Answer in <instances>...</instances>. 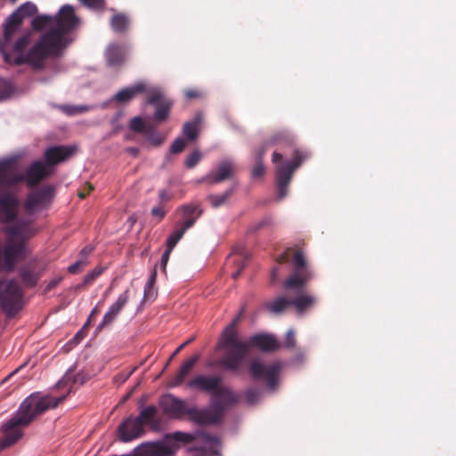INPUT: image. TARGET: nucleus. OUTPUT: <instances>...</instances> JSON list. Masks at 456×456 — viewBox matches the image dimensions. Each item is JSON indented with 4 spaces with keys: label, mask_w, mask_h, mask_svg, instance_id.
Masks as SVG:
<instances>
[{
    "label": "nucleus",
    "mask_w": 456,
    "mask_h": 456,
    "mask_svg": "<svg viewBox=\"0 0 456 456\" xmlns=\"http://www.w3.org/2000/svg\"><path fill=\"white\" fill-rule=\"evenodd\" d=\"M83 4L91 9H99L103 4V0H80Z\"/></svg>",
    "instance_id": "40"
},
{
    "label": "nucleus",
    "mask_w": 456,
    "mask_h": 456,
    "mask_svg": "<svg viewBox=\"0 0 456 456\" xmlns=\"http://www.w3.org/2000/svg\"><path fill=\"white\" fill-rule=\"evenodd\" d=\"M37 12V6L30 2L21 4L19 9L9 16L5 24L4 36L0 39V53L7 63H28L34 69L43 68L46 59L59 54L71 42L70 31L79 23L78 18L71 5L62 6L55 17L37 16L32 20L35 29L46 28L38 41L24 54L23 48L29 42V34H26L15 42L14 36L20 23L26 17Z\"/></svg>",
    "instance_id": "1"
},
{
    "label": "nucleus",
    "mask_w": 456,
    "mask_h": 456,
    "mask_svg": "<svg viewBox=\"0 0 456 456\" xmlns=\"http://www.w3.org/2000/svg\"><path fill=\"white\" fill-rule=\"evenodd\" d=\"M88 379L84 372L73 373L69 369L57 383V387L65 393L58 397L48 395L33 394L20 404L16 414L3 426L4 438L0 443L2 449L15 444L23 436L22 429L29 425L37 416L50 408L56 407L73 390L76 384L83 385Z\"/></svg>",
    "instance_id": "3"
},
{
    "label": "nucleus",
    "mask_w": 456,
    "mask_h": 456,
    "mask_svg": "<svg viewBox=\"0 0 456 456\" xmlns=\"http://www.w3.org/2000/svg\"><path fill=\"white\" fill-rule=\"evenodd\" d=\"M186 435L183 433H175V441H183L184 440Z\"/></svg>",
    "instance_id": "54"
},
{
    "label": "nucleus",
    "mask_w": 456,
    "mask_h": 456,
    "mask_svg": "<svg viewBox=\"0 0 456 456\" xmlns=\"http://www.w3.org/2000/svg\"><path fill=\"white\" fill-rule=\"evenodd\" d=\"M281 368V363L279 362L265 364L258 360H254L250 364L249 372L254 379H265L269 388L273 390Z\"/></svg>",
    "instance_id": "10"
},
{
    "label": "nucleus",
    "mask_w": 456,
    "mask_h": 456,
    "mask_svg": "<svg viewBox=\"0 0 456 456\" xmlns=\"http://www.w3.org/2000/svg\"><path fill=\"white\" fill-rule=\"evenodd\" d=\"M126 151L134 157H136L139 154V150L134 147H130Z\"/></svg>",
    "instance_id": "53"
},
{
    "label": "nucleus",
    "mask_w": 456,
    "mask_h": 456,
    "mask_svg": "<svg viewBox=\"0 0 456 456\" xmlns=\"http://www.w3.org/2000/svg\"><path fill=\"white\" fill-rule=\"evenodd\" d=\"M266 151V145H263L256 152L255 156V166L252 169V176L254 178L260 177L265 173V167L262 162L263 156Z\"/></svg>",
    "instance_id": "24"
},
{
    "label": "nucleus",
    "mask_w": 456,
    "mask_h": 456,
    "mask_svg": "<svg viewBox=\"0 0 456 456\" xmlns=\"http://www.w3.org/2000/svg\"><path fill=\"white\" fill-rule=\"evenodd\" d=\"M159 197L160 202H166L170 200V195L166 190L160 191Z\"/></svg>",
    "instance_id": "46"
},
{
    "label": "nucleus",
    "mask_w": 456,
    "mask_h": 456,
    "mask_svg": "<svg viewBox=\"0 0 456 456\" xmlns=\"http://www.w3.org/2000/svg\"><path fill=\"white\" fill-rule=\"evenodd\" d=\"M285 134H276L273 138V143H277V142H281L284 138H285Z\"/></svg>",
    "instance_id": "49"
},
{
    "label": "nucleus",
    "mask_w": 456,
    "mask_h": 456,
    "mask_svg": "<svg viewBox=\"0 0 456 456\" xmlns=\"http://www.w3.org/2000/svg\"><path fill=\"white\" fill-rule=\"evenodd\" d=\"M75 148L68 146H53L45 152L46 163L37 160L31 164L25 175L18 173L12 163H0V221L9 222L17 212L18 200L9 187L25 180L29 186L36 185L52 172V166L58 164L72 155Z\"/></svg>",
    "instance_id": "2"
},
{
    "label": "nucleus",
    "mask_w": 456,
    "mask_h": 456,
    "mask_svg": "<svg viewBox=\"0 0 456 456\" xmlns=\"http://www.w3.org/2000/svg\"><path fill=\"white\" fill-rule=\"evenodd\" d=\"M160 403L164 411L173 417H178L185 411L184 402L171 395L163 396Z\"/></svg>",
    "instance_id": "18"
},
{
    "label": "nucleus",
    "mask_w": 456,
    "mask_h": 456,
    "mask_svg": "<svg viewBox=\"0 0 456 456\" xmlns=\"http://www.w3.org/2000/svg\"><path fill=\"white\" fill-rule=\"evenodd\" d=\"M239 316L224 330L221 346L225 352L219 364L229 370H237L240 368L250 346H256L263 351H273L280 347L276 338L270 334H257L252 336L248 341L241 340L234 330Z\"/></svg>",
    "instance_id": "4"
},
{
    "label": "nucleus",
    "mask_w": 456,
    "mask_h": 456,
    "mask_svg": "<svg viewBox=\"0 0 456 456\" xmlns=\"http://www.w3.org/2000/svg\"><path fill=\"white\" fill-rule=\"evenodd\" d=\"M192 339H193V338H191V339H189V340L185 341L183 344H182V345H181V346H179V347L175 351V353L173 354V355H172V356H175V354H177L181 349H183V347H184L185 346H187L188 344H190V343L192 341Z\"/></svg>",
    "instance_id": "51"
},
{
    "label": "nucleus",
    "mask_w": 456,
    "mask_h": 456,
    "mask_svg": "<svg viewBox=\"0 0 456 456\" xmlns=\"http://www.w3.org/2000/svg\"><path fill=\"white\" fill-rule=\"evenodd\" d=\"M82 333V330H80L76 336H75V339H77V338H79V336L81 335Z\"/></svg>",
    "instance_id": "58"
},
{
    "label": "nucleus",
    "mask_w": 456,
    "mask_h": 456,
    "mask_svg": "<svg viewBox=\"0 0 456 456\" xmlns=\"http://www.w3.org/2000/svg\"><path fill=\"white\" fill-rule=\"evenodd\" d=\"M316 303V297L305 292L299 293L294 299L290 300L284 297H279L273 301L267 302L265 307L271 313L280 314L289 305H293L298 314L313 307Z\"/></svg>",
    "instance_id": "6"
},
{
    "label": "nucleus",
    "mask_w": 456,
    "mask_h": 456,
    "mask_svg": "<svg viewBox=\"0 0 456 456\" xmlns=\"http://www.w3.org/2000/svg\"><path fill=\"white\" fill-rule=\"evenodd\" d=\"M148 140L151 142V144L154 146H159L164 141V138L160 136L159 134H157L153 132L146 133Z\"/></svg>",
    "instance_id": "37"
},
{
    "label": "nucleus",
    "mask_w": 456,
    "mask_h": 456,
    "mask_svg": "<svg viewBox=\"0 0 456 456\" xmlns=\"http://www.w3.org/2000/svg\"><path fill=\"white\" fill-rule=\"evenodd\" d=\"M86 264L87 262L85 259L79 258L77 262L69 266L68 271L71 273H76Z\"/></svg>",
    "instance_id": "38"
},
{
    "label": "nucleus",
    "mask_w": 456,
    "mask_h": 456,
    "mask_svg": "<svg viewBox=\"0 0 456 456\" xmlns=\"http://www.w3.org/2000/svg\"><path fill=\"white\" fill-rule=\"evenodd\" d=\"M197 443L200 444V450L209 454H217L220 448V441L208 434H199L196 438Z\"/></svg>",
    "instance_id": "20"
},
{
    "label": "nucleus",
    "mask_w": 456,
    "mask_h": 456,
    "mask_svg": "<svg viewBox=\"0 0 456 456\" xmlns=\"http://www.w3.org/2000/svg\"><path fill=\"white\" fill-rule=\"evenodd\" d=\"M102 270L101 268L94 269L84 277L83 283L85 285L91 283L95 278H97L102 273Z\"/></svg>",
    "instance_id": "36"
},
{
    "label": "nucleus",
    "mask_w": 456,
    "mask_h": 456,
    "mask_svg": "<svg viewBox=\"0 0 456 456\" xmlns=\"http://www.w3.org/2000/svg\"><path fill=\"white\" fill-rule=\"evenodd\" d=\"M97 314H98V309H97V306H95V307L92 310L91 314H90V316H89V319L87 320V322H86V324L84 325L83 329H85V328L88 325V323H89V322H90L91 318H92L94 315H96Z\"/></svg>",
    "instance_id": "50"
},
{
    "label": "nucleus",
    "mask_w": 456,
    "mask_h": 456,
    "mask_svg": "<svg viewBox=\"0 0 456 456\" xmlns=\"http://www.w3.org/2000/svg\"><path fill=\"white\" fill-rule=\"evenodd\" d=\"M178 212L181 213V221L178 225H183L187 230L191 228L201 216L202 210L197 204L182 206Z\"/></svg>",
    "instance_id": "17"
},
{
    "label": "nucleus",
    "mask_w": 456,
    "mask_h": 456,
    "mask_svg": "<svg viewBox=\"0 0 456 456\" xmlns=\"http://www.w3.org/2000/svg\"><path fill=\"white\" fill-rule=\"evenodd\" d=\"M134 369H133L131 371L127 372V373H120L118 375H117L115 377V382L116 383H119V384H122L124 382H126L128 378L131 376V374L134 372Z\"/></svg>",
    "instance_id": "44"
},
{
    "label": "nucleus",
    "mask_w": 456,
    "mask_h": 456,
    "mask_svg": "<svg viewBox=\"0 0 456 456\" xmlns=\"http://www.w3.org/2000/svg\"><path fill=\"white\" fill-rule=\"evenodd\" d=\"M151 214L153 216H156L159 220H161L166 216V210L164 209L163 207L158 206L152 208Z\"/></svg>",
    "instance_id": "41"
},
{
    "label": "nucleus",
    "mask_w": 456,
    "mask_h": 456,
    "mask_svg": "<svg viewBox=\"0 0 456 456\" xmlns=\"http://www.w3.org/2000/svg\"><path fill=\"white\" fill-rule=\"evenodd\" d=\"M238 396L228 387L219 386L208 409L192 408L188 411L190 418L199 424H214L220 421L226 406L235 403Z\"/></svg>",
    "instance_id": "5"
},
{
    "label": "nucleus",
    "mask_w": 456,
    "mask_h": 456,
    "mask_svg": "<svg viewBox=\"0 0 456 456\" xmlns=\"http://www.w3.org/2000/svg\"><path fill=\"white\" fill-rule=\"evenodd\" d=\"M126 48L124 45L110 44L106 50V58L110 65L121 64L126 58Z\"/></svg>",
    "instance_id": "22"
},
{
    "label": "nucleus",
    "mask_w": 456,
    "mask_h": 456,
    "mask_svg": "<svg viewBox=\"0 0 456 456\" xmlns=\"http://www.w3.org/2000/svg\"><path fill=\"white\" fill-rule=\"evenodd\" d=\"M143 428L139 419H126L118 428L119 439L125 443L134 440L142 436Z\"/></svg>",
    "instance_id": "16"
},
{
    "label": "nucleus",
    "mask_w": 456,
    "mask_h": 456,
    "mask_svg": "<svg viewBox=\"0 0 456 456\" xmlns=\"http://www.w3.org/2000/svg\"><path fill=\"white\" fill-rule=\"evenodd\" d=\"M185 95L187 98H195L199 95V94L194 91H186Z\"/></svg>",
    "instance_id": "55"
},
{
    "label": "nucleus",
    "mask_w": 456,
    "mask_h": 456,
    "mask_svg": "<svg viewBox=\"0 0 456 456\" xmlns=\"http://www.w3.org/2000/svg\"><path fill=\"white\" fill-rule=\"evenodd\" d=\"M150 87L151 86H147L144 83L139 82L118 92L114 99L119 103H126L140 93L144 92L147 94Z\"/></svg>",
    "instance_id": "19"
},
{
    "label": "nucleus",
    "mask_w": 456,
    "mask_h": 456,
    "mask_svg": "<svg viewBox=\"0 0 456 456\" xmlns=\"http://www.w3.org/2000/svg\"><path fill=\"white\" fill-rule=\"evenodd\" d=\"M60 281H61V278L52 281L49 283L48 288L52 289V288L55 287L59 283Z\"/></svg>",
    "instance_id": "56"
},
{
    "label": "nucleus",
    "mask_w": 456,
    "mask_h": 456,
    "mask_svg": "<svg viewBox=\"0 0 456 456\" xmlns=\"http://www.w3.org/2000/svg\"><path fill=\"white\" fill-rule=\"evenodd\" d=\"M156 414V408L154 406H149L143 409L138 417L134 418L135 419H139L142 427L143 428V424L150 423Z\"/></svg>",
    "instance_id": "28"
},
{
    "label": "nucleus",
    "mask_w": 456,
    "mask_h": 456,
    "mask_svg": "<svg viewBox=\"0 0 456 456\" xmlns=\"http://www.w3.org/2000/svg\"><path fill=\"white\" fill-rule=\"evenodd\" d=\"M187 231L183 225L178 227L168 236L167 240V247L174 249L178 241L182 239L185 232Z\"/></svg>",
    "instance_id": "27"
},
{
    "label": "nucleus",
    "mask_w": 456,
    "mask_h": 456,
    "mask_svg": "<svg viewBox=\"0 0 456 456\" xmlns=\"http://www.w3.org/2000/svg\"><path fill=\"white\" fill-rule=\"evenodd\" d=\"M296 345L295 331L290 329L287 331L285 346L293 347Z\"/></svg>",
    "instance_id": "39"
},
{
    "label": "nucleus",
    "mask_w": 456,
    "mask_h": 456,
    "mask_svg": "<svg viewBox=\"0 0 456 456\" xmlns=\"http://www.w3.org/2000/svg\"><path fill=\"white\" fill-rule=\"evenodd\" d=\"M201 118L200 116L196 117L193 120L186 122L183 125V134L191 141L197 138L200 132V123Z\"/></svg>",
    "instance_id": "23"
},
{
    "label": "nucleus",
    "mask_w": 456,
    "mask_h": 456,
    "mask_svg": "<svg viewBox=\"0 0 456 456\" xmlns=\"http://www.w3.org/2000/svg\"><path fill=\"white\" fill-rule=\"evenodd\" d=\"M53 197V189L50 186L32 191L25 203L26 211L29 215L36 214L49 206Z\"/></svg>",
    "instance_id": "11"
},
{
    "label": "nucleus",
    "mask_w": 456,
    "mask_h": 456,
    "mask_svg": "<svg viewBox=\"0 0 456 456\" xmlns=\"http://www.w3.org/2000/svg\"><path fill=\"white\" fill-rule=\"evenodd\" d=\"M129 127L134 132H144V122L140 117H134L131 119Z\"/></svg>",
    "instance_id": "34"
},
{
    "label": "nucleus",
    "mask_w": 456,
    "mask_h": 456,
    "mask_svg": "<svg viewBox=\"0 0 456 456\" xmlns=\"http://www.w3.org/2000/svg\"><path fill=\"white\" fill-rule=\"evenodd\" d=\"M157 273L153 270L149 277V280L144 287L143 297L145 300H152L156 297L157 292L154 289L156 282Z\"/></svg>",
    "instance_id": "25"
},
{
    "label": "nucleus",
    "mask_w": 456,
    "mask_h": 456,
    "mask_svg": "<svg viewBox=\"0 0 456 456\" xmlns=\"http://www.w3.org/2000/svg\"><path fill=\"white\" fill-rule=\"evenodd\" d=\"M88 191L93 190V187L91 185H87Z\"/></svg>",
    "instance_id": "60"
},
{
    "label": "nucleus",
    "mask_w": 456,
    "mask_h": 456,
    "mask_svg": "<svg viewBox=\"0 0 456 456\" xmlns=\"http://www.w3.org/2000/svg\"><path fill=\"white\" fill-rule=\"evenodd\" d=\"M173 249L169 248L167 247L165 252L163 253L162 256H161V261H160V264H161V266H162V269L165 270L166 269V265L168 262V259H169V256H170V254L172 252Z\"/></svg>",
    "instance_id": "43"
},
{
    "label": "nucleus",
    "mask_w": 456,
    "mask_h": 456,
    "mask_svg": "<svg viewBox=\"0 0 456 456\" xmlns=\"http://www.w3.org/2000/svg\"><path fill=\"white\" fill-rule=\"evenodd\" d=\"M200 359L199 354H195L187 361H185L177 373L174 376V378L170 380L169 386L174 387L181 385L184 379L189 375L198 360Z\"/></svg>",
    "instance_id": "21"
},
{
    "label": "nucleus",
    "mask_w": 456,
    "mask_h": 456,
    "mask_svg": "<svg viewBox=\"0 0 456 456\" xmlns=\"http://www.w3.org/2000/svg\"><path fill=\"white\" fill-rule=\"evenodd\" d=\"M201 159V153L199 151H192L186 159L185 165L189 168L194 167Z\"/></svg>",
    "instance_id": "33"
},
{
    "label": "nucleus",
    "mask_w": 456,
    "mask_h": 456,
    "mask_svg": "<svg viewBox=\"0 0 456 456\" xmlns=\"http://www.w3.org/2000/svg\"><path fill=\"white\" fill-rule=\"evenodd\" d=\"M221 383L222 379L219 376L200 374L191 379L187 387L210 393L214 396Z\"/></svg>",
    "instance_id": "14"
},
{
    "label": "nucleus",
    "mask_w": 456,
    "mask_h": 456,
    "mask_svg": "<svg viewBox=\"0 0 456 456\" xmlns=\"http://www.w3.org/2000/svg\"><path fill=\"white\" fill-rule=\"evenodd\" d=\"M232 190L230 189L223 194H212L208 196V200L214 208H218L225 203L227 199L232 194Z\"/></svg>",
    "instance_id": "29"
},
{
    "label": "nucleus",
    "mask_w": 456,
    "mask_h": 456,
    "mask_svg": "<svg viewBox=\"0 0 456 456\" xmlns=\"http://www.w3.org/2000/svg\"><path fill=\"white\" fill-rule=\"evenodd\" d=\"M110 25L114 31L122 32L128 28L129 20L126 16L117 14L111 19Z\"/></svg>",
    "instance_id": "26"
},
{
    "label": "nucleus",
    "mask_w": 456,
    "mask_h": 456,
    "mask_svg": "<svg viewBox=\"0 0 456 456\" xmlns=\"http://www.w3.org/2000/svg\"><path fill=\"white\" fill-rule=\"evenodd\" d=\"M13 91L12 84L5 80H0V99L4 100L11 95Z\"/></svg>",
    "instance_id": "32"
},
{
    "label": "nucleus",
    "mask_w": 456,
    "mask_h": 456,
    "mask_svg": "<svg viewBox=\"0 0 456 456\" xmlns=\"http://www.w3.org/2000/svg\"><path fill=\"white\" fill-rule=\"evenodd\" d=\"M273 224V221L270 217H265L261 221H259L256 224V229H260L263 227L270 226Z\"/></svg>",
    "instance_id": "45"
},
{
    "label": "nucleus",
    "mask_w": 456,
    "mask_h": 456,
    "mask_svg": "<svg viewBox=\"0 0 456 456\" xmlns=\"http://www.w3.org/2000/svg\"><path fill=\"white\" fill-rule=\"evenodd\" d=\"M276 273H277V271H276V270H274V271H273V279H274V277H275V275H276Z\"/></svg>",
    "instance_id": "59"
},
{
    "label": "nucleus",
    "mask_w": 456,
    "mask_h": 456,
    "mask_svg": "<svg viewBox=\"0 0 456 456\" xmlns=\"http://www.w3.org/2000/svg\"><path fill=\"white\" fill-rule=\"evenodd\" d=\"M20 275L22 280L29 286H33L36 284L38 275L34 272L30 271L28 268H22L20 272Z\"/></svg>",
    "instance_id": "31"
},
{
    "label": "nucleus",
    "mask_w": 456,
    "mask_h": 456,
    "mask_svg": "<svg viewBox=\"0 0 456 456\" xmlns=\"http://www.w3.org/2000/svg\"><path fill=\"white\" fill-rule=\"evenodd\" d=\"M129 300V290L126 289L117 298V300L110 306L109 310L104 314L102 322L96 328V331H100L103 327L110 325L120 314L124 306Z\"/></svg>",
    "instance_id": "15"
},
{
    "label": "nucleus",
    "mask_w": 456,
    "mask_h": 456,
    "mask_svg": "<svg viewBox=\"0 0 456 456\" xmlns=\"http://www.w3.org/2000/svg\"><path fill=\"white\" fill-rule=\"evenodd\" d=\"M235 169L234 162L232 159H224L218 163L216 168L202 178V182L208 184L219 183L232 178L235 174Z\"/></svg>",
    "instance_id": "12"
},
{
    "label": "nucleus",
    "mask_w": 456,
    "mask_h": 456,
    "mask_svg": "<svg viewBox=\"0 0 456 456\" xmlns=\"http://www.w3.org/2000/svg\"><path fill=\"white\" fill-rule=\"evenodd\" d=\"M0 302L8 315H12L21 307V289L17 281H0Z\"/></svg>",
    "instance_id": "8"
},
{
    "label": "nucleus",
    "mask_w": 456,
    "mask_h": 456,
    "mask_svg": "<svg viewBox=\"0 0 456 456\" xmlns=\"http://www.w3.org/2000/svg\"><path fill=\"white\" fill-rule=\"evenodd\" d=\"M259 395V393L256 389H249L246 393L247 400L250 403H254L257 397Z\"/></svg>",
    "instance_id": "42"
},
{
    "label": "nucleus",
    "mask_w": 456,
    "mask_h": 456,
    "mask_svg": "<svg viewBox=\"0 0 456 456\" xmlns=\"http://www.w3.org/2000/svg\"><path fill=\"white\" fill-rule=\"evenodd\" d=\"M244 265H245V264H244V262H243V263H241V264L240 265L239 269H238L235 273H232V277L234 280H236V279L240 276V274L241 271H242V270H243V268H244Z\"/></svg>",
    "instance_id": "48"
},
{
    "label": "nucleus",
    "mask_w": 456,
    "mask_h": 456,
    "mask_svg": "<svg viewBox=\"0 0 456 456\" xmlns=\"http://www.w3.org/2000/svg\"><path fill=\"white\" fill-rule=\"evenodd\" d=\"M292 262L293 272L284 281L283 286L285 289H301L314 278V273L302 251L295 252Z\"/></svg>",
    "instance_id": "7"
},
{
    "label": "nucleus",
    "mask_w": 456,
    "mask_h": 456,
    "mask_svg": "<svg viewBox=\"0 0 456 456\" xmlns=\"http://www.w3.org/2000/svg\"><path fill=\"white\" fill-rule=\"evenodd\" d=\"M86 193L85 191H79V193H78V196H79L81 199L85 198V197H86Z\"/></svg>",
    "instance_id": "57"
},
{
    "label": "nucleus",
    "mask_w": 456,
    "mask_h": 456,
    "mask_svg": "<svg viewBox=\"0 0 456 456\" xmlns=\"http://www.w3.org/2000/svg\"><path fill=\"white\" fill-rule=\"evenodd\" d=\"M185 146H186L185 140L182 137H178L173 142L170 151L172 153L176 154V153L181 152L185 148Z\"/></svg>",
    "instance_id": "35"
},
{
    "label": "nucleus",
    "mask_w": 456,
    "mask_h": 456,
    "mask_svg": "<svg viewBox=\"0 0 456 456\" xmlns=\"http://www.w3.org/2000/svg\"><path fill=\"white\" fill-rule=\"evenodd\" d=\"M60 108L64 113L69 116L83 113L88 110V107L85 105H62Z\"/></svg>",
    "instance_id": "30"
},
{
    "label": "nucleus",
    "mask_w": 456,
    "mask_h": 456,
    "mask_svg": "<svg viewBox=\"0 0 456 456\" xmlns=\"http://www.w3.org/2000/svg\"><path fill=\"white\" fill-rule=\"evenodd\" d=\"M91 251H92V248H83L82 251H81L80 258L81 259H85L86 261V257L90 254Z\"/></svg>",
    "instance_id": "47"
},
{
    "label": "nucleus",
    "mask_w": 456,
    "mask_h": 456,
    "mask_svg": "<svg viewBox=\"0 0 456 456\" xmlns=\"http://www.w3.org/2000/svg\"><path fill=\"white\" fill-rule=\"evenodd\" d=\"M282 158V155L278 153V152H273V163H278V161H280Z\"/></svg>",
    "instance_id": "52"
},
{
    "label": "nucleus",
    "mask_w": 456,
    "mask_h": 456,
    "mask_svg": "<svg viewBox=\"0 0 456 456\" xmlns=\"http://www.w3.org/2000/svg\"><path fill=\"white\" fill-rule=\"evenodd\" d=\"M303 156L296 152L292 161L280 163L276 167V185L278 200H281L288 195V186L291 181L294 171L300 166Z\"/></svg>",
    "instance_id": "9"
},
{
    "label": "nucleus",
    "mask_w": 456,
    "mask_h": 456,
    "mask_svg": "<svg viewBox=\"0 0 456 456\" xmlns=\"http://www.w3.org/2000/svg\"><path fill=\"white\" fill-rule=\"evenodd\" d=\"M148 102L156 106L154 118L157 121H163L167 118L172 102L164 98L160 90L151 86L147 91Z\"/></svg>",
    "instance_id": "13"
}]
</instances>
